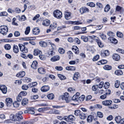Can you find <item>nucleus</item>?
Here are the masks:
<instances>
[{
    "instance_id": "a19ab883",
    "label": "nucleus",
    "mask_w": 124,
    "mask_h": 124,
    "mask_svg": "<svg viewBox=\"0 0 124 124\" xmlns=\"http://www.w3.org/2000/svg\"><path fill=\"white\" fill-rule=\"evenodd\" d=\"M16 124H30V122L29 121H24L22 122L18 121L16 123Z\"/></svg>"
},
{
    "instance_id": "0eeeda50",
    "label": "nucleus",
    "mask_w": 124,
    "mask_h": 124,
    "mask_svg": "<svg viewBox=\"0 0 124 124\" xmlns=\"http://www.w3.org/2000/svg\"><path fill=\"white\" fill-rule=\"evenodd\" d=\"M0 89L4 94H6L7 92V87L5 85H0Z\"/></svg>"
},
{
    "instance_id": "4c0bfd02",
    "label": "nucleus",
    "mask_w": 124,
    "mask_h": 124,
    "mask_svg": "<svg viewBox=\"0 0 124 124\" xmlns=\"http://www.w3.org/2000/svg\"><path fill=\"white\" fill-rule=\"evenodd\" d=\"M79 117L80 119L84 120L86 116L85 114L83 113H80L79 115Z\"/></svg>"
},
{
    "instance_id": "3c124183",
    "label": "nucleus",
    "mask_w": 124,
    "mask_h": 124,
    "mask_svg": "<svg viewBox=\"0 0 124 124\" xmlns=\"http://www.w3.org/2000/svg\"><path fill=\"white\" fill-rule=\"evenodd\" d=\"M78 97L76 95H74L72 97V100L75 101H78Z\"/></svg>"
},
{
    "instance_id": "c03bdc74",
    "label": "nucleus",
    "mask_w": 124,
    "mask_h": 124,
    "mask_svg": "<svg viewBox=\"0 0 124 124\" xmlns=\"http://www.w3.org/2000/svg\"><path fill=\"white\" fill-rule=\"evenodd\" d=\"M120 82L119 81L116 80L115 83V86L116 88H118L120 85Z\"/></svg>"
},
{
    "instance_id": "39448f33",
    "label": "nucleus",
    "mask_w": 124,
    "mask_h": 124,
    "mask_svg": "<svg viewBox=\"0 0 124 124\" xmlns=\"http://www.w3.org/2000/svg\"><path fill=\"white\" fill-rule=\"evenodd\" d=\"M18 45L21 51L25 53L28 52V49L27 48L25 47L24 45L22 44H19Z\"/></svg>"
},
{
    "instance_id": "79ce46f5",
    "label": "nucleus",
    "mask_w": 124,
    "mask_h": 124,
    "mask_svg": "<svg viewBox=\"0 0 124 124\" xmlns=\"http://www.w3.org/2000/svg\"><path fill=\"white\" fill-rule=\"evenodd\" d=\"M68 57L69 59H71L73 57V54L70 51H69L67 53Z\"/></svg>"
},
{
    "instance_id": "dca6fc26",
    "label": "nucleus",
    "mask_w": 124,
    "mask_h": 124,
    "mask_svg": "<svg viewBox=\"0 0 124 124\" xmlns=\"http://www.w3.org/2000/svg\"><path fill=\"white\" fill-rule=\"evenodd\" d=\"M39 44L41 46L43 47H46L47 45V43L43 41H41L39 42Z\"/></svg>"
},
{
    "instance_id": "473e14b6",
    "label": "nucleus",
    "mask_w": 124,
    "mask_h": 124,
    "mask_svg": "<svg viewBox=\"0 0 124 124\" xmlns=\"http://www.w3.org/2000/svg\"><path fill=\"white\" fill-rule=\"evenodd\" d=\"M93 117H94L92 115L88 116L87 118V121L89 123L91 122Z\"/></svg>"
},
{
    "instance_id": "f704fd0d",
    "label": "nucleus",
    "mask_w": 124,
    "mask_h": 124,
    "mask_svg": "<svg viewBox=\"0 0 124 124\" xmlns=\"http://www.w3.org/2000/svg\"><path fill=\"white\" fill-rule=\"evenodd\" d=\"M57 27V24L55 23V24L54 23L53 24H51L49 28L51 29H54L56 28Z\"/></svg>"
},
{
    "instance_id": "f8f14e48",
    "label": "nucleus",
    "mask_w": 124,
    "mask_h": 124,
    "mask_svg": "<svg viewBox=\"0 0 124 124\" xmlns=\"http://www.w3.org/2000/svg\"><path fill=\"white\" fill-rule=\"evenodd\" d=\"M71 13L70 12H68V11H66L64 14L65 18L67 20L70 19L71 18Z\"/></svg>"
},
{
    "instance_id": "a18cd8bd",
    "label": "nucleus",
    "mask_w": 124,
    "mask_h": 124,
    "mask_svg": "<svg viewBox=\"0 0 124 124\" xmlns=\"http://www.w3.org/2000/svg\"><path fill=\"white\" fill-rule=\"evenodd\" d=\"M29 113L31 114H34L35 113V112L33 110V108H30L29 109Z\"/></svg>"
},
{
    "instance_id": "13d9d810",
    "label": "nucleus",
    "mask_w": 124,
    "mask_h": 124,
    "mask_svg": "<svg viewBox=\"0 0 124 124\" xmlns=\"http://www.w3.org/2000/svg\"><path fill=\"white\" fill-rule=\"evenodd\" d=\"M116 10L117 11H119L120 10H121L122 11H123L124 10L122 8L119 6H117L116 7Z\"/></svg>"
},
{
    "instance_id": "a211bd4d",
    "label": "nucleus",
    "mask_w": 124,
    "mask_h": 124,
    "mask_svg": "<svg viewBox=\"0 0 124 124\" xmlns=\"http://www.w3.org/2000/svg\"><path fill=\"white\" fill-rule=\"evenodd\" d=\"M108 39L110 40V42L112 43L115 44L117 42V40L114 37L109 38Z\"/></svg>"
},
{
    "instance_id": "423d86ee",
    "label": "nucleus",
    "mask_w": 124,
    "mask_h": 124,
    "mask_svg": "<svg viewBox=\"0 0 124 124\" xmlns=\"http://www.w3.org/2000/svg\"><path fill=\"white\" fill-rule=\"evenodd\" d=\"M5 101L6 103L8 106L9 107L11 105L12 103V101L11 99L10 98H7Z\"/></svg>"
},
{
    "instance_id": "1a4fd4ad",
    "label": "nucleus",
    "mask_w": 124,
    "mask_h": 124,
    "mask_svg": "<svg viewBox=\"0 0 124 124\" xmlns=\"http://www.w3.org/2000/svg\"><path fill=\"white\" fill-rule=\"evenodd\" d=\"M90 36H82L81 37V39L84 42H86L90 40Z\"/></svg>"
},
{
    "instance_id": "6e6552de",
    "label": "nucleus",
    "mask_w": 124,
    "mask_h": 124,
    "mask_svg": "<svg viewBox=\"0 0 124 124\" xmlns=\"http://www.w3.org/2000/svg\"><path fill=\"white\" fill-rule=\"evenodd\" d=\"M49 89V87L48 85H44L42 86L41 90L42 92H46L48 91Z\"/></svg>"
},
{
    "instance_id": "c9c22d12",
    "label": "nucleus",
    "mask_w": 124,
    "mask_h": 124,
    "mask_svg": "<svg viewBox=\"0 0 124 124\" xmlns=\"http://www.w3.org/2000/svg\"><path fill=\"white\" fill-rule=\"evenodd\" d=\"M58 76L61 80L65 79L66 78V77L64 76L62 74H58Z\"/></svg>"
},
{
    "instance_id": "393cba45",
    "label": "nucleus",
    "mask_w": 124,
    "mask_h": 124,
    "mask_svg": "<svg viewBox=\"0 0 124 124\" xmlns=\"http://www.w3.org/2000/svg\"><path fill=\"white\" fill-rule=\"evenodd\" d=\"M37 66V62L36 61H34L31 65V67L34 69H36Z\"/></svg>"
},
{
    "instance_id": "49530a36",
    "label": "nucleus",
    "mask_w": 124,
    "mask_h": 124,
    "mask_svg": "<svg viewBox=\"0 0 124 124\" xmlns=\"http://www.w3.org/2000/svg\"><path fill=\"white\" fill-rule=\"evenodd\" d=\"M30 27L28 26L26 27V30L25 32V34L26 35L28 34L30 32Z\"/></svg>"
},
{
    "instance_id": "2eb2a0df",
    "label": "nucleus",
    "mask_w": 124,
    "mask_h": 124,
    "mask_svg": "<svg viewBox=\"0 0 124 124\" xmlns=\"http://www.w3.org/2000/svg\"><path fill=\"white\" fill-rule=\"evenodd\" d=\"M25 75V73L24 71L20 72L17 73L16 75V76L19 78L23 77Z\"/></svg>"
},
{
    "instance_id": "412c9836",
    "label": "nucleus",
    "mask_w": 124,
    "mask_h": 124,
    "mask_svg": "<svg viewBox=\"0 0 124 124\" xmlns=\"http://www.w3.org/2000/svg\"><path fill=\"white\" fill-rule=\"evenodd\" d=\"M40 30L38 28H35L33 30V33L35 35L38 34Z\"/></svg>"
},
{
    "instance_id": "f03ea898",
    "label": "nucleus",
    "mask_w": 124,
    "mask_h": 124,
    "mask_svg": "<svg viewBox=\"0 0 124 124\" xmlns=\"http://www.w3.org/2000/svg\"><path fill=\"white\" fill-rule=\"evenodd\" d=\"M8 28L6 26H1L0 27V33L3 35H5L8 32Z\"/></svg>"
},
{
    "instance_id": "aec40b11",
    "label": "nucleus",
    "mask_w": 124,
    "mask_h": 124,
    "mask_svg": "<svg viewBox=\"0 0 124 124\" xmlns=\"http://www.w3.org/2000/svg\"><path fill=\"white\" fill-rule=\"evenodd\" d=\"M96 41L100 47L102 48L103 46V44L101 42L100 40L98 38L96 39Z\"/></svg>"
},
{
    "instance_id": "cd10ccee",
    "label": "nucleus",
    "mask_w": 124,
    "mask_h": 124,
    "mask_svg": "<svg viewBox=\"0 0 124 124\" xmlns=\"http://www.w3.org/2000/svg\"><path fill=\"white\" fill-rule=\"evenodd\" d=\"M76 69V67L74 66H67L66 68V70L72 71L75 70Z\"/></svg>"
},
{
    "instance_id": "58836bf2",
    "label": "nucleus",
    "mask_w": 124,
    "mask_h": 124,
    "mask_svg": "<svg viewBox=\"0 0 124 124\" xmlns=\"http://www.w3.org/2000/svg\"><path fill=\"white\" fill-rule=\"evenodd\" d=\"M103 68L105 70H109L111 69L112 67L111 66L108 65H105L104 67Z\"/></svg>"
},
{
    "instance_id": "09e8293b",
    "label": "nucleus",
    "mask_w": 124,
    "mask_h": 124,
    "mask_svg": "<svg viewBox=\"0 0 124 124\" xmlns=\"http://www.w3.org/2000/svg\"><path fill=\"white\" fill-rule=\"evenodd\" d=\"M16 99L18 102H20L22 99V96L19 94L17 97Z\"/></svg>"
},
{
    "instance_id": "ea45409f",
    "label": "nucleus",
    "mask_w": 124,
    "mask_h": 124,
    "mask_svg": "<svg viewBox=\"0 0 124 124\" xmlns=\"http://www.w3.org/2000/svg\"><path fill=\"white\" fill-rule=\"evenodd\" d=\"M107 62V61L106 60H102L101 61H100L99 62H98L99 63L98 64L99 65H100L101 64H103L105 63H106Z\"/></svg>"
},
{
    "instance_id": "6ab92c4d",
    "label": "nucleus",
    "mask_w": 124,
    "mask_h": 124,
    "mask_svg": "<svg viewBox=\"0 0 124 124\" xmlns=\"http://www.w3.org/2000/svg\"><path fill=\"white\" fill-rule=\"evenodd\" d=\"M60 59V56L59 55H57L52 57L51 59V60L52 62H55L59 60Z\"/></svg>"
},
{
    "instance_id": "603ef678",
    "label": "nucleus",
    "mask_w": 124,
    "mask_h": 124,
    "mask_svg": "<svg viewBox=\"0 0 124 124\" xmlns=\"http://www.w3.org/2000/svg\"><path fill=\"white\" fill-rule=\"evenodd\" d=\"M102 53H103L104 52L105 55H106V56H108L109 54V51L108 50H102Z\"/></svg>"
},
{
    "instance_id": "338daca9",
    "label": "nucleus",
    "mask_w": 124,
    "mask_h": 124,
    "mask_svg": "<svg viewBox=\"0 0 124 124\" xmlns=\"http://www.w3.org/2000/svg\"><path fill=\"white\" fill-rule=\"evenodd\" d=\"M22 88V89L24 90H26L28 88V86L25 85H23Z\"/></svg>"
},
{
    "instance_id": "a878e982",
    "label": "nucleus",
    "mask_w": 124,
    "mask_h": 124,
    "mask_svg": "<svg viewBox=\"0 0 124 124\" xmlns=\"http://www.w3.org/2000/svg\"><path fill=\"white\" fill-rule=\"evenodd\" d=\"M13 50L14 52L16 53H17L19 52L18 46L16 45H14L13 46Z\"/></svg>"
},
{
    "instance_id": "8fccbe9b",
    "label": "nucleus",
    "mask_w": 124,
    "mask_h": 124,
    "mask_svg": "<svg viewBox=\"0 0 124 124\" xmlns=\"http://www.w3.org/2000/svg\"><path fill=\"white\" fill-rule=\"evenodd\" d=\"M117 36L119 38H122L123 37V34L121 32L119 31H117L116 33Z\"/></svg>"
},
{
    "instance_id": "f3484780",
    "label": "nucleus",
    "mask_w": 124,
    "mask_h": 124,
    "mask_svg": "<svg viewBox=\"0 0 124 124\" xmlns=\"http://www.w3.org/2000/svg\"><path fill=\"white\" fill-rule=\"evenodd\" d=\"M80 76V74L78 72H76L74 74L73 77V79L75 80H76Z\"/></svg>"
},
{
    "instance_id": "4be33fe9",
    "label": "nucleus",
    "mask_w": 124,
    "mask_h": 124,
    "mask_svg": "<svg viewBox=\"0 0 124 124\" xmlns=\"http://www.w3.org/2000/svg\"><path fill=\"white\" fill-rule=\"evenodd\" d=\"M50 23V21L48 19L46 20L43 22V25L45 26H48Z\"/></svg>"
},
{
    "instance_id": "b1692460",
    "label": "nucleus",
    "mask_w": 124,
    "mask_h": 124,
    "mask_svg": "<svg viewBox=\"0 0 124 124\" xmlns=\"http://www.w3.org/2000/svg\"><path fill=\"white\" fill-rule=\"evenodd\" d=\"M72 49L75 54H77L79 53L78 49L76 46H73L72 47Z\"/></svg>"
},
{
    "instance_id": "69168bd1",
    "label": "nucleus",
    "mask_w": 124,
    "mask_h": 124,
    "mask_svg": "<svg viewBox=\"0 0 124 124\" xmlns=\"http://www.w3.org/2000/svg\"><path fill=\"white\" fill-rule=\"evenodd\" d=\"M49 44L51 45L52 49H54L55 48V44L51 42H49Z\"/></svg>"
},
{
    "instance_id": "5fc2aeb1",
    "label": "nucleus",
    "mask_w": 124,
    "mask_h": 124,
    "mask_svg": "<svg viewBox=\"0 0 124 124\" xmlns=\"http://www.w3.org/2000/svg\"><path fill=\"white\" fill-rule=\"evenodd\" d=\"M103 27V26L101 25H99L97 26H95L94 28H95L94 30H100Z\"/></svg>"
},
{
    "instance_id": "7ed1b4c3",
    "label": "nucleus",
    "mask_w": 124,
    "mask_h": 124,
    "mask_svg": "<svg viewBox=\"0 0 124 124\" xmlns=\"http://www.w3.org/2000/svg\"><path fill=\"white\" fill-rule=\"evenodd\" d=\"M53 14L54 16L58 19H60L62 17V13L59 10H56L54 11Z\"/></svg>"
},
{
    "instance_id": "7c9ffc66",
    "label": "nucleus",
    "mask_w": 124,
    "mask_h": 124,
    "mask_svg": "<svg viewBox=\"0 0 124 124\" xmlns=\"http://www.w3.org/2000/svg\"><path fill=\"white\" fill-rule=\"evenodd\" d=\"M48 99L50 100H53L54 97V94L52 93H50L48 94L47 96Z\"/></svg>"
},
{
    "instance_id": "37998d69",
    "label": "nucleus",
    "mask_w": 124,
    "mask_h": 124,
    "mask_svg": "<svg viewBox=\"0 0 124 124\" xmlns=\"http://www.w3.org/2000/svg\"><path fill=\"white\" fill-rule=\"evenodd\" d=\"M110 8V6L108 4L104 8V11L106 12H107L109 11Z\"/></svg>"
},
{
    "instance_id": "864d4df0",
    "label": "nucleus",
    "mask_w": 124,
    "mask_h": 124,
    "mask_svg": "<svg viewBox=\"0 0 124 124\" xmlns=\"http://www.w3.org/2000/svg\"><path fill=\"white\" fill-rule=\"evenodd\" d=\"M4 47L6 49L9 50L10 49L11 46L10 45L7 44L5 45L4 46Z\"/></svg>"
},
{
    "instance_id": "4d7b16f0",
    "label": "nucleus",
    "mask_w": 124,
    "mask_h": 124,
    "mask_svg": "<svg viewBox=\"0 0 124 124\" xmlns=\"http://www.w3.org/2000/svg\"><path fill=\"white\" fill-rule=\"evenodd\" d=\"M74 41L78 44H79L81 43L80 40L78 38H76L75 39Z\"/></svg>"
},
{
    "instance_id": "bf43d9fd",
    "label": "nucleus",
    "mask_w": 124,
    "mask_h": 124,
    "mask_svg": "<svg viewBox=\"0 0 124 124\" xmlns=\"http://www.w3.org/2000/svg\"><path fill=\"white\" fill-rule=\"evenodd\" d=\"M68 90L69 92H70L72 93H73L75 91V89L72 88H68Z\"/></svg>"
},
{
    "instance_id": "bb28decb",
    "label": "nucleus",
    "mask_w": 124,
    "mask_h": 124,
    "mask_svg": "<svg viewBox=\"0 0 124 124\" xmlns=\"http://www.w3.org/2000/svg\"><path fill=\"white\" fill-rule=\"evenodd\" d=\"M121 117L120 116H118L115 117V120L117 123H119L121 120Z\"/></svg>"
},
{
    "instance_id": "72a5a7b5",
    "label": "nucleus",
    "mask_w": 124,
    "mask_h": 124,
    "mask_svg": "<svg viewBox=\"0 0 124 124\" xmlns=\"http://www.w3.org/2000/svg\"><path fill=\"white\" fill-rule=\"evenodd\" d=\"M28 101L27 99L25 98H24L23 99L21 103L22 105L23 106L25 105L28 103Z\"/></svg>"
},
{
    "instance_id": "c756f323",
    "label": "nucleus",
    "mask_w": 124,
    "mask_h": 124,
    "mask_svg": "<svg viewBox=\"0 0 124 124\" xmlns=\"http://www.w3.org/2000/svg\"><path fill=\"white\" fill-rule=\"evenodd\" d=\"M115 73L117 75H121L123 74V72L120 70H117L115 71Z\"/></svg>"
},
{
    "instance_id": "774afa93",
    "label": "nucleus",
    "mask_w": 124,
    "mask_h": 124,
    "mask_svg": "<svg viewBox=\"0 0 124 124\" xmlns=\"http://www.w3.org/2000/svg\"><path fill=\"white\" fill-rule=\"evenodd\" d=\"M99 55H97L94 57L93 59V60L94 61H97L99 59Z\"/></svg>"
},
{
    "instance_id": "c85d7f7f",
    "label": "nucleus",
    "mask_w": 124,
    "mask_h": 124,
    "mask_svg": "<svg viewBox=\"0 0 124 124\" xmlns=\"http://www.w3.org/2000/svg\"><path fill=\"white\" fill-rule=\"evenodd\" d=\"M41 52L38 50H35L34 51L33 54L35 55H37L41 54Z\"/></svg>"
},
{
    "instance_id": "f257e3e1",
    "label": "nucleus",
    "mask_w": 124,
    "mask_h": 124,
    "mask_svg": "<svg viewBox=\"0 0 124 124\" xmlns=\"http://www.w3.org/2000/svg\"><path fill=\"white\" fill-rule=\"evenodd\" d=\"M23 112L20 111L17 113L16 115V120L15 121V123L16 124L17 121H20L21 120L23 119L22 115L23 114Z\"/></svg>"
},
{
    "instance_id": "0e129e2a",
    "label": "nucleus",
    "mask_w": 124,
    "mask_h": 124,
    "mask_svg": "<svg viewBox=\"0 0 124 124\" xmlns=\"http://www.w3.org/2000/svg\"><path fill=\"white\" fill-rule=\"evenodd\" d=\"M60 114V111L56 109H54V114L59 115Z\"/></svg>"
},
{
    "instance_id": "6e6d98bb",
    "label": "nucleus",
    "mask_w": 124,
    "mask_h": 124,
    "mask_svg": "<svg viewBox=\"0 0 124 124\" xmlns=\"http://www.w3.org/2000/svg\"><path fill=\"white\" fill-rule=\"evenodd\" d=\"M59 53L61 54H63L65 52L64 50L62 48H60L58 50Z\"/></svg>"
},
{
    "instance_id": "9b49d317",
    "label": "nucleus",
    "mask_w": 124,
    "mask_h": 124,
    "mask_svg": "<svg viewBox=\"0 0 124 124\" xmlns=\"http://www.w3.org/2000/svg\"><path fill=\"white\" fill-rule=\"evenodd\" d=\"M106 91L107 92L105 93V94L100 96V98L101 99H105L107 97L106 95H109L111 93L110 90H108Z\"/></svg>"
},
{
    "instance_id": "de8ad7c7",
    "label": "nucleus",
    "mask_w": 124,
    "mask_h": 124,
    "mask_svg": "<svg viewBox=\"0 0 124 124\" xmlns=\"http://www.w3.org/2000/svg\"><path fill=\"white\" fill-rule=\"evenodd\" d=\"M20 103L17 101H15L13 104L14 107H15L17 108L19 107Z\"/></svg>"
},
{
    "instance_id": "680f3d73",
    "label": "nucleus",
    "mask_w": 124,
    "mask_h": 124,
    "mask_svg": "<svg viewBox=\"0 0 124 124\" xmlns=\"http://www.w3.org/2000/svg\"><path fill=\"white\" fill-rule=\"evenodd\" d=\"M74 114L77 116L79 115L80 113V111L79 110H76L74 111Z\"/></svg>"
},
{
    "instance_id": "ddd939ff",
    "label": "nucleus",
    "mask_w": 124,
    "mask_h": 124,
    "mask_svg": "<svg viewBox=\"0 0 124 124\" xmlns=\"http://www.w3.org/2000/svg\"><path fill=\"white\" fill-rule=\"evenodd\" d=\"M112 58L114 60L116 61H119L120 59V56L116 54H114L112 55Z\"/></svg>"
},
{
    "instance_id": "9d476101",
    "label": "nucleus",
    "mask_w": 124,
    "mask_h": 124,
    "mask_svg": "<svg viewBox=\"0 0 124 124\" xmlns=\"http://www.w3.org/2000/svg\"><path fill=\"white\" fill-rule=\"evenodd\" d=\"M80 13L83 14L86 12H88L89 11V9L86 7H82L81 8L80 10Z\"/></svg>"
},
{
    "instance_id": "5701e85b",
    "label": "nucleus",
    "mask_w": 124,
    "mask_h": 124,
    "mask_svg": "<svg viewBox=\"0 0 124 124\" xmlns=\"http://www.w3.org/2000/svg\"><path fill=\"white\" fill-rule=\"evenodd\" d=\"M38 71L40 74H44L45 73V70L44 68L40 67L38 69Z\"/></svg>"
},
{
    "instance_id": "e2e57ef3",
    "label": "nucleus",
    "mask_w": 124,
    "mask_h": 124,
    "mask_svg": "<svg viewBox=\"0 0 124 124\" xmlns=\"http://www.w3.org/2000/svg\"><path fill=\"white\" fill-rule=\"evenodd\" d=\"M97 114L98 116L99 117L101 118L103 116V114L101 112H97Z\"/></svg>"
},
{
    "instance_id": "2f4dec72",
    "label": "nucleus",
    "mask_w": 124,
    "mask_h": 124,
    "mask_svg": "<svg viewBox=\"0 0 124 124\" xmlns=\"http://www.w3.org/2000/svg\"><path fill=\"white\" fill-rule=\"evenodd\" d=\"M85 98V96L84 95H82L80 96L78 98V102H80L82 101H83L84 100Z\"/></svg>"
},
{
    "instance_id": "4468645a",
    "label": "nucleus",
    "mask_w": 124,
    "mask_h": 124,
    "mask_svg": "<svg viewBox=\"0 0 124 124\" xmlns=\"http://www.w3.org/2000/svg\"><path fill=\"white\" fill-rule=\"evenodd\" d=\"M112 103V101L110 100H105L102 102V104L105 106H108L110 105Z\"/></svg>"
},
{
    "instance_id": "e433bc0d",
    "label": "nucleus",
    "mask_w": 124,
    "mask_h": 124,
    "mask_svg": "<svg viewBox=\"0 0 124 124\" xmlns=\"http://www.w3.org/2000/svg\"><path fill=\"white\" fill-rule=\"evenodd\" d=\"M17 17H18V20L20 21H23L26 19L25 16L24 15L22 16L21 17L19 16H18Z\"/></svg>"
},
{
    "instance_id": "052dcab7",
    "label": "nucleus",
    "mask_w": 124,
    "mask_h": 124,
    "mask_svg": "<svg viewBox=\"0 0 124 124\" xmlns=\"http://www.w3.org/2000/svg\"><path fill=\"white\" fill-rule=\"evenodd\" d=\"M87 5L91 7H94L95 6V4L93 2H91L88 3H87Z\"/></svg>"
},
{
    "instance_id": "20e7f679",
    "label": "nucleus",
    "mask_w": 124,
    "mask_h": 124,
    "mask_svg": "<svg viewBox=\"0 0 124 124\" xmlns=\"http://www.w3.org/2000/svg\"><path fill=\"white\" fill-rule=\"evenodd\" d=\"M64 120L67 122H70L74 121L75 119V117L72 115H70L68 116H65L63 117Z\"/></svg>"
}]
</instances>
